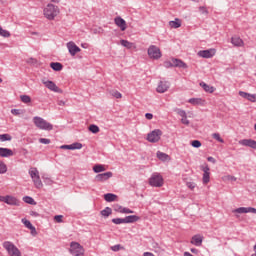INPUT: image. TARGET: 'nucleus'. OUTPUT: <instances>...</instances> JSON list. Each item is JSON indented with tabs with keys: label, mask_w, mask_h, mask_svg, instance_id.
Masks as SVG:
<instances>
[{
	"label": "nucleus",
	"mask_w": 256,
	"mask_h": 256,
	"mask_svg": "<svg viewBox=\"0 0 256 256\" xmlns=\"http://www.w3.org/2000/svg\"><path fill=\"white\" fill-rule=\"evenodd\" d=\"M33 123L38 129H41L42 131H53V125L39 116L33 118Z\"/></svg>",
	"instance_id": "nucleus-1"
},
{
	"label": "nucleus",
	"mask_w": 256,
	"mask_h": 256,
	"mask_svg": "<svg viewBox=\"0 0 256 256\" xmlns=\"http://www.w3.org/2000/svg\"><path fill=\"white\" fill-rule=\"evenodd\" d=\"M59 15V7L53 4H48L44 9V17L49 19V21H53Z\"/></svg>",
	"instance_id": "nucleus-2"
},
{
	"label": "nucleus",
	"mask_w": 256,
	"mask_h": 256,
	"mask_svg": "<svg viewBox=\"0 0 256 256\" xmlns=\"http://www.w3.org/2000/svg\"><path fill=\"white\" fill-rule=\"evenodd\" d=\"M29 175H30L36 189H42L43 182L41 181V176H39V170H37L36 167H32L29 170Z\"/></svg>",
	"instance_id": "nucleus-3"
},
{
	"label": "nucleus",
	"mask_w": 256,
	"mask_h": 256,
	"mask_svg": "<svg viewBox=\"0 0 256 256\" xmlns=\"http://www.w3.org/2000/svg\"><path fill=\"white\" fill-rule=\"evenodd\" d=\"M69 252L73 256H82L85 255V248L79 242H71Z\"/></svg>",
	"instance_id": "nucleus-4"
},
{
	"label": "nucleus",
	"mask_w": 256,
	"mask_h": 256,
	"mask_svg": "<svg viewBox=\"0 0 256 256\" xmlns=\"http://www.w3.org/2000/svg\"><path fill=\"white\" fill-rule=\"evenodd\" d=\"M3 247L11 256H21V251H19V248L13 242L5 241Z\"/></svg>",
	"instance_id": "nucleus-5"
},
{
	"label": "nucleus",
	"mask_w": 256,
	"mask_h": 256,
	"mask_svg": "<svg viewBox=\"0 0 256 256\" xmlns=\"http://www.w3.org/2000/svg\"><path fill=\"white\" fill-rule=\"evenodd\" d=\"M163 183V176H161L159 173L152 174L149 179V185H151V187H163Z\"/></svg>",
	"instance_id": "nucleus-6"
},
{
	"label": "nucleus",
	"mask_w": 256,
	"mask_h": 256,
	"mask_svg": "<svg viewBox=\"0 0 256 256\" xmlns=\"http://www.w3.org/2000/svg\"><path fill=\"white\" fill-rule=\"evenodd\" d=\"M161 135H163V131H161L160 129H155L152 132L148 133L147 135V141H149V143H159V141L161 140Z\"/></svg>",
	"instance_id": "nucleus-7"
},
{
	"label": "nucleus",
	"mask_w": 256,
	"mask_h": 256,
	"mask_svg": "<svg viewBox=\"0 0 256 256\" xmlns=\"http://www.w3.org/2000/svg\"><path fill=\"white\" fill-rule=\"evenodd\" d=\"M148 56L150 57V59H161V49H159V47L155 45H150L148 48Z\"/></svg>",
	"instance_id": "nucleus-8"
},
{
	"label": "nucleus",
	"mask_w": 256,
	"mask_h": 256,
	"mask_svg": "<svg viewBox=\"0 0 256 256\" xmlns=\"http://www.w3.org/2000/svg\"><path fill=\"white\" fill-rule=\"evenodd\" d=\"M201 170L203 171V184L207 185V183H209L211 181V168H209V165L205 164L203 166H201Z\"/></svg>",
	"instance_id": "nucleus-9"
},
{
	"label": "nucleus",
	"mask_w": 256,
	"mask_h": 256,
	"mask_svg": "<svg viewBox=\"0 0 256 256\" xmlns=\"http://www.w3.org/2000/svg\"><path fill=\"white\" fill-rule=\"evenodd\" d=\"M169 87H171V83L169 81H160L156 91L157 93H166V91H169Z\"/></svg>",
	"instance_id": "nucleus-10"
},
{
	"label": "nucleus",
	"mask_w": 256,
	"mask_h": 256,
	"mask_svg": "<svg viewBox=\"0 0 256 256\" xmlns=\"http://www.w3.org/2000/svg\"><path fill=\"white\" fill-rule=\"evenodd\" d=\"M215 53V49L200 50L198 52V57H202L203 59H211V57H213Z\"/></svg>",
	"instance_id": "nucleus-11"
},
{
	"label": "nucleus",
	"mask_w": 256,
	"mask_h": 256,
	"mask_svg": "<svg viewBox=\"0 0 256 256\" xmlns=\"http://www.w3.org/2000/svg\"><path fill=\"white\" fill-rule=\"evenodd\" d=\"M114 23L120 28L121 31H125L127 29V22L121 16H117L114 19Z\"/></svg>",
	"instance_id": "nucleus-12"
},
{
	"label": "nucleus",
	"mask_w": 256,
	"mask_h": 256,
	"mask_svg": "<svg viewBox=\"0 0 256 256\" xmlns=\"http://www.w3.org/2000/svg\"><path fill=\"white\" fill-rule=\"evenodd\" d=\"M111 177H113V172H105L96 175L95 179L99 183H103V181H108V179H111Z\"/></svg>",
	"instance_id": "nucleus-13"
},
{
	"label": "nucleus",
	"mask_w": 256,
	"mask_h": 256,
	"mask_svg": "<svg viewBox=\"0 0 256 256\" xmlns=\"http://www.w3.org/2000/svg\"><path fill=\"white\" fill-rule=\"evenodd\" d=\"M239 145L243 147H250L251 149H256V141L253 139H242L239 141Z\"/></svg>",
	"instance_id": "nucleus-14"
},
{
	"label": "nucleus",
	"mask_w": 256,
	"mask_h": 256,
	"mask_svg": "<svg viewBox=\"0 0 256 256\" xmlns=\"http://www.w3.org/2000/svg\"><path fill=\"white\" fill-rule=\"evenodd\" d=\"M67 48L69 50L70 55H72V57H74V55H77V53H79V51H81V48L76 46L74 42H68Z\"/></svg>",
	"instance_id": "nucleus-15"
},
{
	"label": "nucleus",
	"mask_w": 256,
	"mask_h": 256,
	"mask_svg": "<svg viewBox=\"0 0 256 256\" xmlns=\"http://www.w3.org/2000/svg\"><path fill=\"white\" fill-rule=\"evenodd\" d=\"M232 213H240V214H243V213H256V209L253 208V207H240V208L234 209L232 211Z\"/></svg>",
	"instance_id": "nucleus-16"
},
{
	"label": "nucleus",
	"mask_w": 256,
	"mask_h": 256,
	"mask_svg": "<svg viewBox=\"0 0 256 256\" xmlns=\"http://www.w3.org/2000/svg\"><path fill=\"white\" fill-rule=\"evenodd\" d=\"M113 209L116 213H125V214H129V213H135L133 210L129 209V208H125L119 204H115L113 206Z\"/></svg>",
	"instance_id": "nucleus-17"
},
{
	"label": "nucleus",
	"mask_w": 256,
	"mask_h": 256,
	"mask_svg": "<svg viewBox=\"0 0 256 256\" xmlns=\"http://www.w3.org/2000/svg\"><path fill=\"white\" fill-rule=\"evenodd\" d=\"M6 205H12L15 207H19L20 202L15 196L7 195L6 196Z\"/></svg>",
	"instance_id": "nucleus-18"
},
{
	"label": "nucleus",
	"mask_w": 256,
	"mask_h": 256,
	"mask_svg": "<svg viewBox=\"0 0 256 256\" xmlns=\"http://www.w3.org/2000/svg\"><path fill=\"white\" fill-rule=\"evenodd\" d=\"M45 87H47V89H50V91H54V93H59V87H57V84H55V82L53 81H43Z\"/></svg>",
	"instance_id": "nucleus-19"
},
{
	"label": "nucleus",
	"mask_w": 256,
	"mask_h": 256,
	"mask_svg": "<svg viewBox=\"0 0 256 256\" xmlns=\"http://www.w3.org/2000/svg\"><path fill=\"white\" fill-rule=\"evenodd\" d=\"M191 244L196 247H201V245H203V237L201 235H194L192 237Z\"/></svg>",
	"instance_id": "nucleus-20"
},
{
	"label": "nucleus",
	"mask_w": 256,
	"mask_h": 256,
	"mask_svg": "<svg viewBox=\"0 0 256 256\" xmlns=\"http://www.w3.org/2000/svg\"><path fill=\"white\" fill-rule=\"evenodd\" d=\"M174 67H180L181 69H187V64L180 59L172 58Z\"/></svg>",
	"instance_id": "nucleus-21"
},
{
	"label": "nucleus",
	"mask_w": 256,
	"mask_h": 256,
	"mask_svg": "<svg viewBox=\"0 0 256 256\" xmlns=\"http://www.w3.org/2000/svg\"><path fill=\"white\" fill-rule=\"evenodd\" d=\"M13 150L9 148H0V157H13Z\"/></svg>",
	"instance_id": "nucleus-22"
},
{
	"label": "nucleus",
	"mask_w": 256,
	"mask_h": 256,
	"mask_svg": "<svg viewBox=\"0 0 256 256\" xmlns=\"http://www.w3.org/2000/svg\"><path fill=\"white\" fill-rule=\"evenodd\" d=\"M139 219H141V218L137 215L126 216L124 218V223H137V221H139Z\"/></svg>",
	"instance_id": "nucleus-23"
},
{
	"label": "nucleus",
	"mask_w": 256,
	"mask_h": 256,
	"mask_svg": "<svg viewBox=\"0 0 256 256\" xmlns=\"http://www.w3.org/2000/svg\"><path fill=\"white\" fill-rule=\"evenodd\" d=\"M231 43L232 45H234L235 47H243V40L240 37L237 36H233L231 38Z\"/></svg>",
	"instance_id": "nucleus-24"
},
{
	"label": "nucleus",
	"mask_w": 256,
	"mask_h": 256,
	"mask_svg": "<svg viewBox=\"0 0 256 256\" xmlns=\"http://www.w3.org/2000/svg\"><path fill=\"white\" fill-rule=\"evenodd\" d=\"M104 199L107 201V203H113V201H117V195L113 193H107L104 195Z\"/></svg>",
	"instance_id": "nucleus-25"
},
{
	"label": "nucleus",
	"mask_w": 256,
	"mask_h": 256,
	"mask_svg": "<svg viewBox=\"0 0 256 256\" xmlns=\"http://www.w3.org/2000/svg\"><path fill=\"white\" fill-rule=\"evenodd\" d=\"M200 87L203 88L206 93H213L215 91V88L213 86H210L205 82H201Z\"/></svg>",
	"instance_id": "nucleus-26"
},
{
	"label": "nucleus",
	"mask_w": 256,
	"mask_h": 256,
	"mask_svg": "<svg viewBox=\"0 0 256 256\" xmlns=\"http://www.w3.org/2000/svg\"><path fill=\"white\" fill-rule=\"evenodd\" d=\"M50 67H51V69H53V71H62L63 70V64H61L59 62H51Z\"/></svg>",
	"instance_id": "nucleus-27"
},
{
	"label": "nucleus",
	"mask_w": 256,
	"mask_h": 256,
	"mask_svg": "<svg viewBox=\"0 0 256 256\" xmlns=\"http://www.w3.org/2000/svg\"><path fill=\"white\" fill-rule=\"evenodd\" d=\"M169 25L172 29H179V27H181V20L176 18L174 21H170Z\"/></svg>",
	"instance_id": "nucleus-28"
},
{
	"label": "nucleus",
	"mask_w": 256,
	"mask_h": 256,
	"mask_svg": "<svg viewBox=\"0 0 256 256\" xmlns=\"http://www.w3.org/2000/svg\"><path fill=\"white\" fill-rule=\"evenodd\" d=\"M23 201L24 203H28V205H37V202H35V199L31 196H24Z\"/></svg>",
	"instance_id": "nucleus-29"
},
{
	"label": "nucleus",
	"mask_w": 256,
	"mask_h": 256,
	"mask_svg": "<svg viewBox=\"0 0 256 256\" xmlns=\"http://www.w3.org/2000/svg\"><path fill=\"white\" fill-rule=\"evenodd\" d=\"M22 223L25 225V227H27V229H30V231H35V226H33V224H31V221L23 218Z\"/></svg>",
	"instance_id": "nucleus-30"
},
{
	"label": "nucleus",
	"mask_w": 256,
	"mask_h": 256,
	"mask_svg": "<svg viewBox=\"0 0 256 256\" xmlns=\"http://www.w3.org/2000/svg\"><path fill=\"white\" fill-rule=\"evenodd\" d=\"M93 171H94V173H103V171H105V166H103L101 164H96L93 167Z\"/></svg>",
	"instance_id": "nucleus-31"
},
{
	"label": "nucleus",
	"mask_w": 256,
	"mask_h": 256,
	"mask_svg": "<svg viewBox=\"0 0 256 256\" xmlns=\"http://www.w3.org/2000/svg\"><path fill=\"white\" fill-rule=\"evenodd\" d=\"M157 158L160 160V161H167V159H169V156L166 154V153H163L161 151H158L157 152Z\"/></svg>",
	"instance_id": "nucleus-32"
},
{
	"label": "nucleus",
	"mask_w": 256,
	"mask_h": 256,
	"mask_svg": "<svg viewBox=\"0 0 256 256\" xmlns=\"http://www.w3.org/2000/svg\"><path fill=\"white\" fill-rule=\"evenodd\" d=\"M202 102H203V99L201 98H190L188 100V103H191V105H201Z\"/></svg>",
	"instance_id": "nucleus-33"
},
{
	"label": "nucleus",
	"mask_w": 256,
	"mask_h": 256,
	"mask_svg": "<svg viewBox=\"0 0 256 256\" xmlns=\"http://www.w3.org/2000/svg\"><path fill=\"white\" fill-rule=\"evenodd\" d=\"M120 44L122 45V47H126V49H133V43L127 40H120Z\"/></svg>",
	"instance_id": "nucleus-34"
},
{
	"label": "nucleus",
	"mask_w": 256,
	"mask_h": 256,
	"mask_svg": "<svg viewBox=\"0 0 256 256\" xmlns=\"http://www.w3.org/2000/svg\"><path fill=\"white\" fill-rule=\"evenodd\" d=\"M101 215L103 217H109V215H111V213H113V210L110 207H106L104 210H102Z\"/></svg>",
	"instance_id": "nucleus-35"
},
{
	"label": "nucleus",
	"mask_w": 256,
	"mask_h": 256,
	"mask_svg": "<svg viewBox=\"0 0 256 256\" xmlns=\"http://www.w3.org/2000/svg\"><path fill=\"white\" fill-rule=\"evenodd\" d=\"M13 137H11V134H0V141L5 142V141H11Z\"/></svg>",
	"instance_id": "nucleus-36"
},
{
	"label": "nucleus",
	"mask_w": 256,
	"mask_h": 256,
	"mask_svg": "<svg viewBox=\"0 0 256 256\" xmlns=\"http://www.w3.org/2000/svg\"><path fill=\"white\" fill-rule=\"evenodd\" d=\"M4 173H7V164H5L3 161H0V175H4Z\"/></svg>",
	"instance_id": "nucleus-37"
},
{
	"label": "nucleus",
	"mask_w": 256,
	"mask_h": 256,
	"mask_svg": "<svg viewBox=\"0 0 256 256\" xmlns=\"http://www.w3.org/2000/svg\"><path fill=\"white\" fill-rule=\"evenodd\" d=\"M0 35L1 37H5V38L11 37V33L3 29L1 26H0Z\"/></svg>",
	"instance_id": "nucleus-38"
},
{
	"label": "nucleus",
	"mask_w": 256,
	"mask_h": 256,
	"mask_svg": "<svg viewBox=\"0 0 256 256\" xmlns=\"http://www.w3.org/2000/svg\"><path fill=\"white\" fill-rule=\"evenodd\" d=\"M71 151H74L75 149H83V144L79 142H75L73 144H70Z\"/></svg>",
	"instance_id": "nucleus-39"
},
{
	"label": "nucleus",
	"mask_w": 256,
	"mask_h": 256,
	"mask_svg": "<svg viewBox=\"0 0 256 256\" xmlns=\"http://www.w3.org/2000/svg\"><path fill=\"white\" fill-rule=\"evenodd\" d=\"M110 95H112V97H115V99H121V97H123V95L121 94V92L117 91V90H112L110 92Z\"/></svg>",
	"instance_id": "nucleus-40"
},
{
	"label": "nucleus",
	"mask_w": 256,
	"mask_h": 256,
	"mask_svg": "<svg viewBox=\"0 0 256 256\" xmlns=\"http://www.w3.org/2000/svg\"><path fill=\"white\" fill-rule=\"evenodd\" d=\"M212 137L219 143H225V140H223V138H221V135L219 133H213Z\"/></svg>",
	"instance_id": "nucleus-41"
},
{
	"label": "nucleus",
	"mask_w": 256,
	"mask_h": 256,
	"mask_svg": "<svg viewBox=\"0 0 256 256\" xmlns=\"http://www.w3.org/2000/svg\"><path fill=\"white\" fill-rule=\"evenodd\" d=\"M89 131L91 132V133H99V126H97V125H95V124H91L90 126H89Z\"/></svg>",
	"instance_id": "nucleus-42"
},
{
	"label": "nucleus",
	"mask_w": 256,
	"mask_h": 256,
	"mask_svg": "<svg viewBox=\"0 0 256 256\" xmlns=\"http://www.w3.org/2000/svg\"><path fill=\"white\" fill-rule=\"evenodd\" d=\"M112 223H114V225H121L125 223V218H114L112 219Z\"/></svg>",
	"instance_id": "nucleus-43"
},
{
	"label": "nucleus",
	"mask_w": 256,
	"mask_h": 256,
	"mask_svg": "<svg viewBox=\"0 0 256 256\" xmlns=\"http://www.w3.org/2000/svg\"><path fill=\"white\" fill-rule=\"evenodd\" d=\"M20 99L22 103H31V97L29 95H21Z\"/></svg>",
	"instance_id": "nucleus-44"
},
{
	"label": "nucleus",
	"mask_w": 256,
	"mask_h": 256,
	"mask_svg": "<svg viewBox=\"0 0 256 256\" xmlns=\"http://www.w3.org/2000/svg\"><path fill=\"white\" fill-rule=\"evenodd\" d=\"M192 147H194L195 149H199V147H201V141L199 140H194L191 142Z\"/></svg>",
	"instance_id": "nucleus-45"
},
{
	"label": "nucleus",
	"mask_w": 256,
	"mask_h": 256,
	"mask_svg": "<svg viewBox=\"0 0 256 256\" xmlns=\"http://www.w3.org/2000/svg\"><path fill=\"white\" fill-rule=\"evenodd\" d=\"M39 143H42L43 145H49V143H51V140L47 138H40Z\"/></svg>",
	"instance_id": "nucleus-46"
},
{
	"label": "nucleus",
	"mask_w": 256,
	"mask_h": 256,
	"mask_svg": "<svg viewBox=\"0 0 256 256\" xmlns=\"http://www.w3.org/2000/svg\"><path fill=\"white\" fill-rule=\"evenodd\" d=\"M199 11L202 12L203 15H209V10L205 6H200Z\"/></svg>",
	"instance_id": "nucleus-47"
},
{
	"label": "nucleus",
	"mask_w": 256,
	"mask_h": 256,
	"mask_svg": "<svg viewBox=\"0 0 256 256\" xmlns=\"http://www.w3.org/2000/svg\"><path fill=\"white\" fill-rule=\"evenodd\" d=\"M188 189H191V191H193V189H195V187H197V184H195V182H187L186 183Z\"/></svg>",
	"instance_id": "nucleus-48"
},
{
	"label": "nucleus",
	"mask_w": 256,
	"mask_h": 256,
	"mask_svg": "<svg viewBox=\"0 0 256 256\" xmlns=\"http://www.w3.org/2000/svg\"><path fill=\"white\" fill-rule=\"evenodd\" d=\"M54 221H55L56 223H63V215H56V216L54 217Z\"/></svg>",
	"instance_id": "nucleus-49"
},
{
	"label": "nucleus",
	"mask_w": 256,
	"mask_h": 256,
	"mask_svg": "<svg viewBox=\"0 0 256 256\" xmlns=\"http://www.w3.org/2000/svg\"><path fill=\"white\" fill-rule=\"evenodd\" d=\"M248 101H251V103H255L256 101V95L255 94H248Z\"/></svg>",
	"instance_id": "nucleus-50"
},
{
	"label": "nucleus",
	"mask_w": 256,
	"mask_h": 256,
	"mask_svg": "<svg viewBox=\"0 0 256 256\" xmlns=\"http://www.w3.org/2000/svg\"><path fill=\"white\" fill-rule=\"evenodd\" d=\"M164 67H166V69H169L170 67H174L173 60L172 61H165L164 62Z\"/></svg>",
	"instance_id": "nucleus-51"
},
{
	"label": "nucleus",
	"mask_w": 256,
	"mask_h": 256,
	"mask_svg": "<svg viewBox=\"0 0 256 256\" xmlns=\"http://www.w3.org/2000/svg\"><path fill=\"white\" fill-rule=\"evenodd\" d=\"M177 114L182 118L187 117V112H185V110L179 109Z\"/></svg>",
	"instance_id": "nucleus-52"
},
{
	"label": "nucleus",
	"mask_w": 256,
	"mask_h": 256,
	"mask_svg": "<svg viewBox=\"0 0 256 256\" xmlns=\"http://www.w3.org/2000/svg\"><path fill=\"white\" fill-rule=\"evenodd\" d=\"M181 123L183 124V125H189V120L187 119V116H184V118H181Z\"/></svg>",
	"instance_id": "nucleus-53"
},
{
	"label": "nucleus",
	"mask_w": 256,
	"mask_h": 256,
	"mask_svg": "<svg viewBox=\"0 0 256 256\" xmlns=\"http://www.w3.org/2000/svg\"><path fill=\"white\" fill-rule=\"evenodd\" d=\"M11 113H12V115H21V110H19V109H12L11 110Z\"/></svg>",
	"instance_id": "nucleus-54"
},
{
	"label": "nucleus",
	"mask_w": 256,
	"mask_h": 256,
	"mask_svg": "<svg viewBox=\"0 0 256 256\" xmlns=\"http://www.w3.org/2000/svg\"><path fill=\"white\" fill-rule=\"evenodd\" d=\"M239 95H240L241 97H244V99H248V97H249V93L243 92V91H240V92H239Z\"/></svg>",
	"instance_id": "nucleus-55"
},
{
	"label": "nucleus",
	"mask_w": 256,
	"mask_h": 256,
	"mask_svg": "<svg viewBox=\"0 0 256 256\" xmlns=\"http://www.w3.org/2000/svg\"><path fill=\"white\" fill-rule=\"evenodd\" d=\"M112 251H119V249H121V245H114L111 247Z\"/></svg>",
	"instance_id": "nucleus-56"
},
{
	"label": "nucleus",
	"mask_w": 256,
	"mask_h": 256,
	"mask_svg": "<svg viewBox=\"0 0 256 256\" xmlns=\"http://www.w3.org/2000/svg\"><path fill=\"white\" fill-rule=\"evenodd\" d=\"M145 117H146V119H148L149 121H151V119H153V114H151V113H146V114H145Z\"/></svg>",
	"instance_id": "nucleus-57"
},
{
	"label": "nucleus",
	"mask_w": 256,
	"mask_h": 256,
	"mask_svg": "<svg viewBox=\"0 0 256 256\" xmlns=\"http://www.w3.org/2000/svg\"><path fill=\"white\" fill-rule=\"evenodd\" d=\"M207 161H209L210 163H217V160H215V158H213V157H211V156H209V157L207 158Z\"/></svg>",
	"instance_id": "nucleus-58"
},
{
	"label": "nucleus",
	"mask_w": 256,
	"mask_h": 256,
	"mask_svg": "<svg viewBox=\"0 0 256 256\" xmlns=\"http://www.w3.org/2000/svg\"><path fill=\"white\" fill-rule=\"evenodd\" d=\"M0 202L6 203L7 202V196H0Z\"/></svg>",
	"instance_id": "nucleus-59"
},
{
	"label": "nucleus",
	"mask_w": 256,
	"mask_h": 256,
	"mask_svg": "<svg viewBox=\"0 0 256 256\" xmlns=\"http://www.w3.org/2000/svg\"><path fill=\"white\" fill-rule=\"evenodd\" d=\"M60 149H69V150H71V144L70 145H62V146H60Z\"/></svg>",
	"instance_id": "nucleus-60"
},
{
	"label": "nucleus",
	"mask_w": 256,
	"mask_h": 256,
	"mask_svg": "<svg viewBox=\"0 0 256 256\" xmlns=\"http://www.w3.org/2000/svg\"><path fill=\"white\" fill-rule=\"evenodd\" d=\"M30 215H31L32 217H39V213H37V212H35V211H31V212H30Z\"/></svg>",
	"instance_id": "nucleus-61"
},
{
	"label": "nucleus",
	"mask_w": 256,
	"mask_h": 256,
	"mask_svg": "<svg viewBox=\"0 0 256 256\" xmlns=\"http://www.w3.org/2000/svg\"><path fill=\"white\" fill-rule=\"evenodd\" d=\"M191 253H194L195 255H197V253H199V250L196 248H191Z\"/></svg>",
	"instance_id": "nucleus-62"
},
{
	"label": "nucleus",
	"mask_w": 256,
	"mask_h": 256,
	"mask_svg": "<svg viewBox=\"0 0 256 256\" xmlns=\"http://www.w3.org/2000/svg\"><path fill=\"white\" fill-rule=\"evenodd\" d=\"M144 256H155V254L151 253V252H145L143 254Z\"/></svg>",
	"instance_id": "nucleus-63"
},
{
	"label": "nucleus",
	"mask_w": 256,
	"mask_h": 256,
	"mask_svg": "<svg viewBox=\"0 0 256 256\" xmlns=\"http://www.w3.org/2000/svg\"><path fill=\"white\" fill-rule=\"evenodd\" d=\"M58 105H60V106H64V105H65V101H63V100H59V101H58Z\"/></svg>",
	"instance_id": "nucleus-64"
}]
</instances>
